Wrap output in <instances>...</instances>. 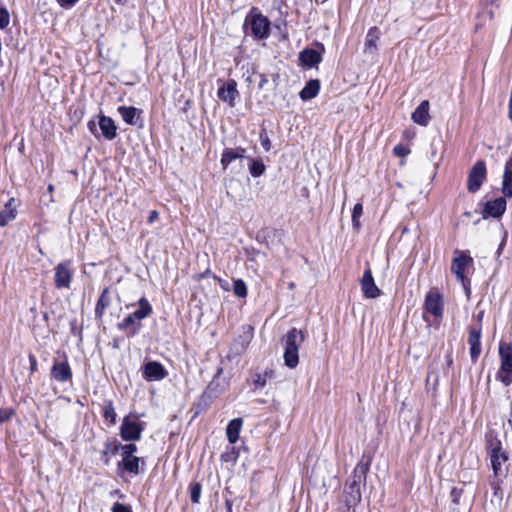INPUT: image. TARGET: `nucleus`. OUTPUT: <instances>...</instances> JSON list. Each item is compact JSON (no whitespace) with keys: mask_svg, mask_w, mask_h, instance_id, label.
<instances>
[{"mask_svg":"<svg viewBox=\"0 0 512 512\" xmlns=\"http://www.w3.org/2000/svg\"><path fill=\"white\" fill-rule=\"evenodd\" d=\"M455 253L457 254V256L454 257L452 260L451 271L456 275L459 281L465 284V270L469 266H472L473 259L464 251L456 250Z\"/></svg>","mask_w":512,"mask_h":512,"instance_id":"9d476101","label":"nucleus"},{"mask_svg":"<svg viewBox=\"0 0 512 512\" xmlns=\"http://www.w3.org/2000/svg\"><path fill=\"white\" fill-rule=\"evenodd\" d=\"M491 467L495 479L503 481L508 471V455L497 438H487Z\"/></svg>","mask_w":512,"mask_h":512,"instance_id":"f03ea898","label":"nucleus"},{"mask_svg":"<svg viewBox=\"0 0 512 512\" xmlns=\"http://www.w3.org/2000/svg\"><path fill=\"white\" fill-rule=\"evenodd\" d=\"M394 152H395L396 155H399V156L404 155L403 154V148L401 146L394 147Z\"/></svg>","mask_w":512,"mask_h":512,"instance_id":"8fccbe9b","label":"nucleus"},{"mask_svg":"<svg viewBox=\"0 0 512 512\" xmlns=\"http://www.w3.org/2000/svg\"><path fill=\"white\" fill-rule=\"evenodd\" d=\"M119 448L122 450L123 458L132 457L133 454L137 451V446L135 444H126V445H114L112 453L115 454Z\"/></svg>","mask_w":512,"mask_h":512,"instance_id":"7c9ffc66","label":"nucleus"},{"mask_svg":"<svg viewBox=\"0 0 512 512\" xmlns=\"http://www.w3.org/2000/svg\"><path fill=\"white\" fill-rule=\"evenodd\" d=\"M117 111L125 123L132 126H142V111L140 109L134 106H119Z\"/></svg>","mask_w":512,"mask_h":512,"instance_id":"2eb2a0df","label":"nucleus"},{"mask_svg":"<svg viewBox=\"0 0 512 512\" xmlns=\"http://www.w3.org/2000/svg\"><path fill=\"white\" fill-rule=\"evenodd\" d=\"M143 378L146 381H160L167 376L164 366L157 361L147 362L143 368Z\"/></svg>","mask_w":512,"mask_h":512,"instance_id":"f8f14e48","label":"nucleus"},{"mask_svg":"<svg viewBox=\"0 0 512 512\" xmlns=\"http://www.w3.org/2000/svg\"><path fill=\"white\" fill-rule=\"evenodd\" d=\"M48 189H49L50 191H52V190H53V186H52V185H49Z\"/></svg>","mask_w":512,"mask_h":512,"instance_id":"603ef678","label":"nucleus"},{"mask_svg":"<svg viewBox=\"0 0 512 512\" xmlns=\"http://www.w3.org/2000/svg\"><path fill=\"white\" fill-rule=\"evenodd\" d=\"M360 284L363 295L366 298L374 299L377 298L381 293L380 289L376 286L374 282V278L372 276L370 268H367L364 271L363 276L360 280Z\"/></svg>","mask_w":512,"mask_h":512,"instance_id":"4468645a","label":"nucleus"},{"mask_svg":"<svg viewBox=\"0 0 512 512\" xmlns=\"http://www.w3.org/2000/svg\"><path fill=\"white\" fill-rule=\"evenodd\" d=\"M362 214H363L362 204L361 203L355 204L353 211H352L353 218H360L362 216Z\"/></svg>","mask_w":512,"mask_h":512,"instance_id":"a19ab883","label":"nucleus"},{"mask_svg":"<svg viewBox=\"0 0 512 512\" xmlns=\"http://www.w3.org/2000/svg\"><path fill=\"white\" fill-rule=\"evenodd\" d=\"M103 416L106 420H109L111 423H115L116 412L111 404L104 408Z\"/></svg>","mask_w":512,"mask_h":512,"instance_id":"e433bc0d","label":"nucleus"},{"mask_svg":"<svg viewBox=\"0 0 512 512\" xmlns=\"http://www.w3.org/2000/svg\"><path fill=\"white\" fill-rule=\"evenodd\" d=\"M468 344L472 362H476L481 353V328L471 327L469 329Z\"/></svg>","mask_w":512,"mask_h":512,"instance_id":"dca6fc26","label":"nucleus"},{"mask_svg":"<svg viewBox=\"0 0 512 512\" xmlns=\"http://www.w3.org/2000/svg\"><path fill=\"white\" fill-rule=\"evenodd\" d=\"M144 430V424L126 416L120 427V435L124 441L139 440Z\"/></svg>","mask_w":512,"mask_h":512,"instance_id":"1a4fd4ad","label":"nucleus"},{"mask_svg":"<svg viewBox=\"0 0 512 512\" xmlns=\"http://www.w3.org/2000/svg\"><path fill=\"white\" fill-rule=\"evenodd\" d=\"M51 377L57 382H67L72 379V370L67 360L54 362L51 368Z\"/></svg>","mask_w":512,"mask_h":512,"instance_id":"f3484780","label":"nucleus"},{"mask_svg":"<svg viewBox=\"0 0 512 512\" xmlns=\"http://www.w3.org/2000/svg\"><path fill=\"white\" fill-rule=\"evenodd\" d=\"M110 304H111V297H110L109 288H105L102 291V293L97 301V304L95 307V316L98 318H101L104 315L106 308L109 307Z\"/></svg>","mask_w":512,"mask_h":512,"instance_id":"bb28decb","label":"nucleus"},{"mask_svg":"<svg viewBox=\"0 0 512 512\" xmlns=\"http://www.w3.org/2000/svg\"><path fill=\"white\" fill-rule=\"evenodd\" d=\"M339 512H355L354 506H347L345 504L344 507L339 509Z\"/></svg>","mask_w":512,"mask_h":512,"instance_id":"de8ad7c7","label":"nucleus"},{"mask_svg":"<svg viewBox=\"0 0 512 512\" xmlns=\"http://www.w3.org/2000/svg\"><path fill=\"white\" fill-rule=\"evenodd\" d=\"M152 312L151 304L145 297H142L138 301V309L119 322L117 328L120 331H126L129 337H133L141 330V321L150 316Z\"/></svg>","mask_w":512,"mask_h":512,"instance_id":"f257e3e1","label":"nucleus"},{"mask_svg":"<svg viewBox=\"0 0 512 512\" xmlns=\"http://www.w3.org/2000/svg\"><path fill=\"white\" fill-rule=\"evenodd\" d=\"M506 211L505 197H499L492 201H488L484 207V213L487 216L498 218Z\"/></svg>","mask_w":512,"mask_h":512,"instance_id":"6ab92c4d","label":"nucleus"},{"mask_svg":"<svg viewBox=\"0 0 512 512\" xmlns=\"http://www.w3.org/2000/svg\"><path fill=\"white\" fill-rule=\"evenodd\" d=\"M16 217V213L14 210H2L0 211V226L7 225L10 221H12Z\"/></svg>","mask_w":512,"mask_h":512,"instance_id":"72a5a7b5","label":"nucleus"},{"mask_svg":"<svg viewBox=\"0 0 512 512\" xmlns=\"http://www.w3.org/2000/svg\"><path fill=\"white\" fill-rule=\"evenodd\" d=\"M502 193L504 197H512V156L505 164V171L502 181Z\"/></svg>","mask_w":512,"mask_h":512,"instance_id":"4be33fe9","label":"nucleus"},{"mask_svg":"<svg viewBox=\"0 0 512 512\" xmlns=\"http://www.w3.org/2000/svg\"><path fill=\"white\" fill-rule=\"evenodd\" d=\"M501 482L502 481H500L498 479H495V481L491 482V486H492V488L494 490V495L495 496H498L500 494V492H501V488H500V483Z\"/></svg>","mask_w":512,"mask_h":512,"instance_id":"37998d69","label":"nucleus"},{"mask_svg":"<svg viewBox=\"0 0 512 512\" xmlns=\"http://www.w3.org/2000/svg\"><path fill=\"white\" fill-rule=\"evenodd\" d=\"M110 447H111V445L109 443H106V449L103 451L104 456H106L108 454Z\"/></svg>","mask_w":512,"mask_h":512,"instance_id":"3c124183","label":"nucleus"},{"mask_svg":"<svg viewBox=\"0 0 512 512\" xmlns=\"http://www.w3.org/2000/svg\"><path fill=\"white\" fill-rule=\"evenodd\" d=\"M320 89V82L317 79H312L306 83L304 88L300 91L299 96L303 101L313 99L317 96Z\"/></svg>","mask_w":512,"mask_h":512,"instance_id":"a878e982","label":"nucleus"},{"mask_svg":"<svg viewBox=\"0 0 512 512\" xmlns=\"http://www.w3.org/2000/svg\"><path fill=\"white\" fill-rule=\"evenodd\" d=\"M250 161L249 172L252 177L257 178L264 174L266 167L262 161L248 158Z\"/></svg>","mask_w":512,"mask_h":512,"instance_id":"c85d7f7f","label":"nucleus"},{"mask_svg":"<svg viewBox=\"0 0 512 512\" xmlns=\"http://www.w3.org/2000/svg\"><path fill=\"white\" fill-rule=\"evenodd\" d=\"M429 107V101L423 100L411 115L413 122L421 126H427L430 121Z\"/></svg>","mask_w":512,"mask_h":512,"instance_id":"aec40b11","label":"nucleus"},{"mask_svg":"<svg viewBox=\"0 0 512 512\" xmlns=\"http://www.w3.org/2000/svg\"><path fill=\"white\" fill-rule=\"evenodd\" d=\"M246 149L243 147H236V148H226L223 150V153L221 155V166L223 170H226L227 167L235 160L237 159H244L245 158Z\"/></svg>","mask_w":512,"mask_h":512,"instance_id":"a211bd4d","label":"nucleus"},{"mask_svg":"<svg viewBox=\"0 0 512 512\" xmlns=\"http://www.w3.org/2000/svg\"><path fill=\"white\" fill-rule=\"evenodd\" d=\"M300 62L307 67H313L321 62V54L314 49H305L299 55Z\"/></svg>","mask_w":512,"mask_h":512,"instance_id":"5701e85b","label":"nucleus"},{"mask_svg":"<svg viewBox=\"0 0 512 512\" xmlns=\"http://www.w3.org/2000/svg\"><path fill=\"white\" fill-rule=\"evenodd\" d=\"M243 421L241 418L231 420L226 427L227 439L231 444H235L239 439Z\"/></svg>","mask_w":512,"mask_h":512,"instance_id":"b1692460","label":"nucleus"},{"mask_svg":"<svg viewBox=\"0 0 512 512\" xmlns=\"http://www.w3.org/2000/svg\"><path fill=\"white\" fill-rule=\"evenodd\" d=\"M305 340V333L296 328L290 329L284 337V362L291 369L295 368L299 363L298 350Z\"/></svg>","mask_w":512,"mask_h":512,"instance_id":"20e7f679","label":"nucleus"},{"mask_svg":"<svg viewBox=\"0 0 512 512\" xmlns=\"http://www.w3.org/2000/svg\"><path fill=\"white\" fill-rule=\"evenodd\" d=\"M10 22V15L5 7H0V29H5Z\"/></svg>","mask_w":512,"mask_h":512,"instance_id":"f704fd0d","label":"nucleus"},{"mask_svg":"<svg viewBox=\"0 0 512 512\" xmlns=\"http://www.w3.org/2000/svg\"><path fill=\"white\" fill-rule=\"evenodd\" d=\"M233 292L237 297L245 298L247 296V286L241 279L235 280L233 283Z\"/></svg>","mask_w":512,"mask_h":512,"instance_id":"473e14b6","label":"nucleus"},{"mask_svg":"<svg viewBox=\"0 0 512 512\" xmlns=\"http://www.w3.org/2000/svg\"><path fill=\"white\" fill-rule=\"evenodd\" d=\"M424 308L426 312L434 317H442L444 308L442 296L438 292H428L425 296Z\"/></svg>","mask_w":512,"mask_h":512,"instance_id":"9b49d317","label":"nucleus"},{"mask_svg":"<svg viewBox=\"0 0 512 512\" xmlns=\"http://www.w3.org/2000/svg\"><path fill=\"white\" fill-rule=\"evenodd\" d=\"M499 356L501 366L497 373V379L508 386L512 383V345L503 341L500 342Z\"/></svg>","mask_w":512,"mask_h":512,"instance_id":"423d86ee","label":"nucleus"},{"mask_svg":"<svg viewBox=\"0 0 512 512\" xmlns=\"http://www.w3.org/2000/svg\"><path fill=\"white\" fill-rule=\"evenodd\" d=\"M274 378V371L271 369L265 370L263 373L256 374L253 379V384L256 388H263L267 382Z\"/></svg>","mask_w":512,"mask_h":512,"instance_id":"cd10ccee","label":"nucleus"},{"mask_svg":"<svg viewBox=\"0 0 512 512\" xmlns=\"http://www.w3.org/2000/svg\"><path fill=\"white\" fill-rule=\"evenodd\" d=\"M487 177L486 164L483 160H478L468 173L467 190L470 193H476L484 183Z\"/></svg>","mask_w":512,"mask_h":512,"instance_id":"6e6552de","label":"nucleus"},{"mask_svg":"<svg viewBox=\"0 0 512 512\" xmlns=\"http://www.w3.org/2000/svg\"><path fill=\"white\" fill-rule=\"evenodd\" d=\"M368 466L358 463L344 490V503L347 506H356L361 500L360 483L365 480Z\"/></svg>","mask_w":512,"mask_h":512,"instance_id":"7ed1b4c3","label":"nucleus"},{"mask_svg":"<svg viewBox=\"0 0 512 512\" xmlns=\"http://www.w3.org/2000/svg\"><path fill=\"white\" fill-rule=\"evenodd\" d=\"M509 424L512 425V418L508 420Z\"/></svg>","mask_w":512,"mask_h":512,"instance_id":"864d4df0","label":"nucleus"},{"mask_svg":"<svg viewBox=\"0 0 512 512\" xmlns=\"http://www.w3.org/2000/svg\"><path fill=\"white\" fill-rule=\"evenodd\" d=\"M112 512H132V510L130 509V507L119 502H116L112 507Z\"/></svg>","mask_w":512,"mask_h":512,"instance_id":"58836bf2","label":"nucleus"},{"mask_svg":"<svg viewBox=\"0 0 512 512\" xmlns=\"http://www.w3.org/2000/svg\"><path fill=\"white\" fill-rule=\"evenodd\" d=\"M268 83V78L264 74H260L259 88L262 89Z\"/></svg>","mask_w":512,"mask_h":512,"instance_id":"a18cd8bd","label":"nucleus"},{"mask_svg":"<svg viewBox=\"0 0 512 512\" xmlns=\"http://www.w3.org/2000/svg\"><path fill=\"white\" fill-rule=\"evenodd\" d=\"M54 285L57 289H70L74 276V268L71 260L63 261L54 268Z\"/></svg>","mask_w":512,"mask_h":512,"instance_id":"0eeeda50","label":"nucleus"},{"mask_svg":"<svg viewBox=\"0 0 512 512\" xmlns=\"http://www.w3.org/2000/svg\"><path fill=\"white\" fill-rule=\"evenodd\" d=\"M29 362H30V370L31 372H34L37 370V360L36 357L33 354L29 355Z\"/></svg>","mask_w":512,"mask_h":512,"instance_id":"c03bdc74","label":"nucleus"},{"mask_svg":"<svg viewBox=\"0 0 512 512\" xmlns=\"http://www.w3.org/2000/svg\"><path fill=\"white\" fill-rule=\"evenodd\" d=\"M158 219H159V212L156 210H151L149 212V216H148V223L152 224V223L156 222Z\"/></svg>","mask_w":512,"mask_h":512,"instance_id":"79ce46f5","label":"nucleus"},{"mask_svg":"<svg viewBox=\"0 0 512 512\" xmlns=\"http://www.w3.org/2000/svg\"><path fill=\"white\" fill-rule=\"evenodd\" d=\"M259 140L266 152L270 151L272 148L271 141L269 139V136L265 130H262V132L259 135Z\"/></svg>","mask_w":512,"mask_h":512,"instance_id":"c9c22d12","label":"nucleus"},{"mask_svg":"<svg viewBox=\"0 0 512 512\" xmlns=\"http://www.w3.org/2000/svg\"><path fill=\"white\" fill-rule=\"evenodd\" d=\"M98 124L101 133L105 139L113 140L114 138H116L117 126L112 118L102 115L99 117Z\"/></svg>","mask_w":512,"mask_h":512,"instance_id":"412c9836","label":"nucleus"},{"mask_svg":"<svg viewBox=\"0 0 512 512\" xmlns=\"http://www.w3.org/2000/svg\"><path fill=\"white\" fill-rule=\"evenodd\" d=\"M14 415L12 408H0V423L9 420Z\"/></svg>","mask_w":512,"mask_h":512,"instance_id":"4c0bfd02","label":"nucleus"},{"mask_svg":"<svg viewBox=\"0 0 512 512\" xmlns=\"http://www.w3.org/2000/svg\"><path fill=\"white\" fill-rule=\"evenodd\" d=\"M217 96L220 100L229 104L230 107H234L235 99L238 96L237 83L233 79H229L223 83L217 92Z\"/></svg>","mask_w":512,"mask_h":512,"instance_id":"ddd939ff","label":"nucleus"},{"mask_svg":"<svg viewBox=\"0 0 512 512\" xmlns=\"http://www.w3.org/2000/svg\"><path fill=\"white\" fill-rule=\"evenodd\" d=\"M202 486L199 482H192L189 485L190 499L193 503H199L201 497Z\"/></svg>","mask_w":512,"mask_h":512,"instance_id":"2f4dec72","label":"nucleus"},{"mask_svg":"<svg viewBox=\"0 0 512 512\" xmlns=\"http://www.w3.org/2000/svg\"><path fill=\"white\" fill-rule=\"evenodd\" d=\"M139 461L140 459L136 456L126 457L122 459L123 468L133 474L139 473Z\"/></svg>","mask_w":512,"mask_h":512,"instance_id":"c756f323","label":"nucleus"},{"mask_svg":"<svg viewBox=\"0 0 512 512\" xmlns=\"http://www.w3.org/2000/svg\"><path fill=\"white\" fill-rule=\"evenodd\" d=\"M79 0H56V2L65 9L72 8Z\"/></svg>","mask_w":512,"mask_h":512,"instance_id":"ea45409f","label":"nucleus"},{"mask_svg":"<svg viewBox=\"0 0 512 512\" xmlns=\"http://www.w3.org/2000/svg\"><path fill=\"white\" fill-rule=\"evenodd\" d=\"M244 28H250L251 34L259 40L267 39L270 35V21L260 12H256L255 8L246 16Z\"/></svg>","mask_w":512,"mask_h":512,"instance_id":"39448f33","label":"nucleus"},{"mask_svg":"<svg viewBox=\"0 0 512 512\" xmlns=\"http://www.w3.org/2000/svg\"><path fill=\"white\" fill-rule=\"evenodd\" d=\"M379 35L380 33L377 27H372L369 29L365 39L364 53L374 54L376 52Z\"/></svg>","mask_w":512,"mask_h":512,"instance_id":"393cba45","label":"nucleus"},{"mask_svg":"<svg viewBox=\"0 0 512 512\" xmlns=\"http://www.w3.org/2000/svg\"><path fill=\"white\" fill-rule=\"evenodd\" d=\"M88 128H89V130L91 131V133H93L95 136H97V134H96V130H97V129H96V123H95V121H93V120L89 121V122H88Z\"/></svg>","mask_w":512,"mask_h":512,"instance_id":"49530a36","label":"nucleus"},{"mask_svg":"<svg viewBox=\"0 0 512 512\" xmlns=\"http://www.w3.org/2000/svg\"><path fill=\"white\" fill-rule=\"evenodd\" d=\"M352 224H353L354 228L359 229L360 228V218L352 217Z\"/></svg>","mask_w":512,"mask_h":512,"instance_id":"09e8293b","label":"nucleus"},{"mask_svg":"<svg viewBox=\"0 0 512 512\" xmlns=\"http://www.w3.org/2000/svg\"><path fill=\"white\" fill-rule=\"evenodd\" d=\"M121 1H122V0H116V2H118V3H119V2H121Z\"/></svg>","mask_w":512,"mask_h":512,"instance_id":"5fc2aeb1","label":"nucleus"}]
</instances>
